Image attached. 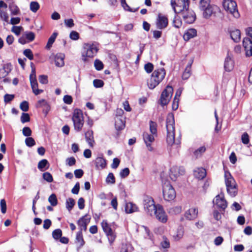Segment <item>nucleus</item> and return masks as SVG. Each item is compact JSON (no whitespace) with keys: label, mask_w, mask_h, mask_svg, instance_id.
Segmentation results:
<instances>
[{"label":"nucleus","mask_w":252,"mask_h":252,"mask_svg":"<svg viewBox=\"0 0 252 252\" xmlns=\"http://www.w3.org/2000/svg\"><path fill=\"white\" fill-rule=\"evenodd\" d=\"M175 121L174 115L172 113L168 114L166 118V142L168 146L173 144L178 145L180 144L181 135L176 140L175 139Z\"/></svg>","instance_id":"nucleus-1"},{"label":"nucleus","mask_w":252,"mask_h":252,"mask_svg":"<svg viewBox=\"0 0 252 252\" xmlns=\"http://www.w3.org/2000/svg\"><path fill=\"white\" fill-rule=\"evenodd\" d=\"M166 71L163 68L155 70L152 73L150 78L147 80L148 88L151 90L155 88L163 80Z\"/></svg>","instance_id":"nucleus-2"},{"label":"nucleus","mask_w":252,"mask_h":252,"mask_svg":"<svg viewBox=\"0 0 252 252\" xmlns=\"http://www.w3.org/2000/svg\"><path fill=\"white\" fill-rule=\"evenodd\" d=\"M224 178L227 193L230 196L235 197L237 194V188L234 179L230 173L227 171L225 172Z\"/></svg>","instance_id":"nucleus-3"},{"label":"nucleus","mask_w":252,"mask_h":252,"mask_svg":"<svg viewBox=\"0 0 252 252\" xmlns=\"http://www.w3.org/2000/svg\"><path fill=\"white\" fill-rule=\"evenodd\" d=\"M222 6L227 14L233 16L235 18H238L240 15L238 10L237 4L233 0H223Z\"/></svg>","instance_id":"nucleus-4"},{"label":"nucleus","mask_w":252,"mask_h":252,"mask_svg":"<svg viewBox=\"0 0 252 252\" xmlns=\"http://www.w3.org/2000/svg\"><path fill=\"white\" fill-rule=\"evenodd\" d=\"M72 120L73 122L74 130L77 132L80 131L84 124L83 114L80 109H76L74 110Z\"/></svg>","instance_id":"nucleus-5"},{"label":"nucleus","mask_w":252,"mask_h":252,"mask_svg":"<svg viewBox=\"0 0 252 252\" xmlns=\"http://www.w3.org/2000/svg\"><path fill=\"white\" fill-rule=\"evenodd\" d=\"M98 48L93 43H85L83 45L82 56L84 62L87 61L86 58H93L97 53Z\"/></svg>","instance_id":"nucleus-6"},{"label":"nucleus","mask_w":252,"mask_h":252,"mask_svg":"<svg viewBox=\"0 0 252 252\" xmlns=\"http://www.w3.org/2000/svg\"><path fill=\"white\" fill-rule=\"evenodd\" d=\"M162 193L164 200L167 201L173 200L176 196L174 188L168 182L164 183L163 185Z\"/></svg>","instance_id":"nucleus-7"},{"label":"nucleus","mask_w":252,"mask_h":252,"mask_svg":"<svg viewBox=\"0 0 252 252\" xmlns=\"http://www.w3.org/2000/svg\"><path fill=\"white\" fill-rule=\"evenodd\" d=\"M211 0H199V8L203 12V17L208 19L213 13V8L210 4Z\"/></svg>","instance_id":"nucleus-8"},{"label":"nucleus","mask_w":252,"mask_h":252,"mask_svg":"<svg viewBox=\"0 0 252 252\" xmlns=\"http://www.w3.org/2000/svg\"><path fill=\"white\" fill-rule=\"evenodd\" d=\"M171 6L175 13H182L189 8V0H171Z\"/></svg>","instance_id":"nucleus-9"},{"label":"nucleus","mask_w":252,"mask_h":252,"mask_svg":"<svg viewBox=\"0 0 252 252\" xmlns=\"http://www.w3.org/2000/svg\"><path fill=\"white\" fill-rule=\"evenodd\" d=\"M143 206L146 213L151 216L154 215V213H155V211L158 207V205H156L155 204L154 200L152 197L148 196L144 197Z\"/></svg>","instance_id":"nucleus-10"},{"label":"nucleus","mask_w":252,"mask_h":252,"mask_svg":"<svg viewBox=\"0 0 252 252\" xmlns=\"http://www.w3.org/2000/svg\"><path fill=\"white\" fill-rule=\"evenodd\" d=\"M173 89L169 85H168L162 92L159 99V103L162 106L167 105L173 94Z\"/></svg>","instance_id":"nucleus-11"},{"label":"nucleus","mask_w":252,"mask_h":252,"mask_svg":"<svg viewBox=\"0 0 252 252\" xmlns=\"http://www.w3.org/2000/svg\"><path fill=\"white\" fill-rule=\"evenodd\" d=\"M101 226L104 232L108 237L110 244H112L115 240V234L106 220H103L101 222Z\"/></svg>","instance_id":"nucleus-12"},{"label":"nucleus","mask_w":252,"mask_h":252,"mask_svg":"<svg viewBox=\"0 0 252 252\" xmlns=\"http://www.w3.org/2000/svg\"><path fill=\"white\" fill-rule=\"evenodd\" d=\"M181 13L183 20L188 24L193 23L196 19V15L194 12L191 9H189V8Z\"/></svg>","instance_id":"nucleus-13"},{"label":"nucleus","mask_w":252,"mask_h":252,"mask_svg":"<svg viewBox=\"0 0 252 252\" xmlns=\"http://www.w3.org/2000/svg\"><path fill=\"white\" fill-rule=\"evenodd\" d=\"M213 203L217 207L224 210L227 206V203L224 198L223 193L217 195L213 200Z\"/></svg>","instance_id":"nucleus-14"},{"label":"nucleus","mask_w":252,"mask_h":252,"mask_svg":"<svg viewBox=\"0 0 252 252\" xmlns=\"http://www.w3.org/2000/svg\"><path fill=\"white\" fill-rule=\"evenodd\" d=\"M185 172L183 167L173 166L170 170V177L172 180L175 181L178 177L183 175Z\"/></svg>","instance_id":"nucleus-15"},{"label":"nucleus","mask_w":252,"mask_h":252,"mask_svg":"<svg viewBox=\"0 0 252 252\" xmlns=\"http://www.w3.org/2000/svg\"><path fill=\"white\" fill-rule=\"evenodd\" d=\"M155 212V213H154V215L156 216V218L159 221L163 223L167 221V217L161 205L158 204L157 208Z\"/></svg>","instance_id":"nucleus-16"},{"label":"nucleus","mask_w":252,"mask_h":252,"mask_svg":"<svg viewBox=\"0 0 252 252\" xmlns=\"http://www.w3.org/2000/svg\"><path fill=\"white\" fill-rule=\"evenodd\" d=\"M156 24L158 29L160 30L164 29L166 28L168 25V18L166 16L159 13L158 15Z\"/></svg>","instance_id":"nucleus-17"},{"label":"nucleus","mask_w":252,"mask_h":252,"mask_svg":"<svg viewBox=\"0 0 252 252\" xmlns=\"http://www.w3.org/2000/svg\"><path fill=\"white\" fill-rule=\"evenodd\" d=\"M157 136V135L153 134L152 133L150 134L147 132H144L143 133V138L144 142L149 151H153V148L151 146V144L155 141V138Z\"/></svg>","instance_id":"nucleus-18"},{"label":"nucleus","mask_w":252,"mask_h":252,"mask_svg":"<svg viewBox=\"0 0 252 252\" xmlns=\"http://www.w3.org/2000/svg\"><path fill=\"white\" fill-rule=\"evenodd\" d=\"M90 221V218L88 217L87 215L84 216L79 219L77 221V224L80 228L79 231L82 230L86 231L87 229V226Z\"/></svg>","instance_id":"nucleus-19"},{"label":"nucleus","mask_w":252,"mask_h":252,"mask_svg":"<svg viewBox=\"0 0 252 252\" xmlns=\"http://www.w3.org/2000/svg\"><path fill=\"white\" fill-rule=\"evenodd\" d=\"M7 5L3 1H0V18L1 20L5 22H8L9 16L6 11L1 9V8L6 9Z\"/></svg>","instance_id":"nucleus-20"},{"label":"nucleus","mask_w":252,"mask_h":252,"mask_svg":"<svg viewBox=\"0 0 252 252\" xmlns=\"http://www.w3.org/2000/svg\"><path fill=\"white\" fill-rule=\"evenodd\" d=\"M198 215V209L196 208H191L185 213V217L188 220L195 219Z\"/></svg>","instance_id":"nucleus-21"},{"label":"nucleus","mask_w":252,"mask_h":252,"mask_svg":"<svg viewBox=\"0 0 252 252\" xmlns=\"http://www.w3.org/2000/svg\"><path fill=\"white\" fill-rule=\"evenodd\" d=\"M37 108H42L43 112L47 115L50 109V106L47 102L44 99L38 101L36 104Z\"/></svg>","instance_id":"nucleus-22"},{"label":"nucleus","mask_w":252,"mask_h":252,"mask_svg":"<svg viewBox=\"0 0 252 252\" xmlns=\"http://www.w3.org/2000/svg\"><path fill=\"white\" fill-rule=\"evenodd\" d=\"M234 63L231 57L228 54L224 61V67L226 71H231L234 67Z\"/></svg>","instance_id":"nucleus-23"},{"label":"nucleus","mask_w":252,"mask_h":252,"mask_svg":"<svg viewBox=\"0 0 252 252\" xmlns=\"http://www.w3.org/2000/svg\"><path fill=\"white\" fill-rule=\"evenodd\" d=\"M231 39L235 43H238L241 40V32L238 29H232L229 31Z\"/></svg>","instance_id":"nucleus-24"},{"label":"nucleus","mask_w":252,"mask_h":252,"mask_svg":"<svg viewBox=\"0 0 252 252\" xmlns=\"http://www.w3.org/2000/svg\"><path fill=\"white\" fill-rule=\"evenodd\" d=\"M196 35L197 31L195 29H189L185 32L183 35V38L185 41H188Z\"/></svg>","instance_id":"nucleus-25"},{"label":"nucleus","mask_w":252,"mask_h":252,"mask_svg":"<svg viewBox=\"0 0 252 252\" xmlns=\"http://www.w3.org/2000/svg\"><path fill=\"white\" fill-rule=\"evenodd\" d=\"M115 128L118 130H121L125 127V121L122 117H116L115 118Z\"/></svg>","instance_id":"nucleus-26"},{"label":"nucleus","mask_w":252,"mask_h":252,"mask_svg":"<svg viewBox=\"0 0 252 252\" xmlns=\"http://www.w3.org/2000/svg\"><path fill=\"white\" fill-rule=\"evenodd\" d=\"M194 175L199 180L203 179L206 175V172L203 168H198L194 170Z\"/></svg>","instance_id":"nucleus-27"},{"label":"nucleus","mask_w":252,"mask_h":252,"mask_svg":"<svg viewBox=\"0 0 252 252\" xmlns=\"http://www.w3.org/2000/svg\"><path fill=\"white\" fill-rule=\"evenodd\" d=\"M85 135L86 141L91 147H93L94 142L93 131L92 130H89L85 133Z\"/></svg>","instance_id":"nucleus-28"},{"label":"nucleus","mask_w":252,"mask_h":252,"mask_svg":"<svg viewBox=\"0 0 252 252\" xmlns=\"http://www.w3.org/2000/svg\"><path fill=\"white\" fill-rule=\"evenodd\" d=\"M95 166L97 169H102L106 166V160L102 157H98L95 160Z\"/></svg>","instance_id":"nucleus-29"},{"label":"nucleus","mask_w":252,"mask_h":252,"mask_svg":"<svg viewBox=\"0 0 252 252\" xmlns=\"http://www.w3.org/2000/svg\"><path fill=\"white\" fill-rule=\"evenodd\" d=\"M64 56L62 54H57L55 58V63L57 66L62 67L64 65Z\"/></svg>","instance_id":"nucleus-30"},{"label":"nucleus","mask_w":252,"mask_h":252,"mask_svg":"<svg viewBox=\"0 0 252 252\" xmlns=\"http://www.w3.org/2000/svg\"><path fill=\"white\" fill-rule=\"evenodd\" d=\"M138 208L136 205L131 202L126 203L125 205V211L126 213H132L136 212Z\"/></svg>","instance_id":"nucleus-31"},{"label":"nucleus","mask_w":252,"mask_h":252,"mask_svg":"<svg viewBox=\"0 0 252 252\" xmlns=\"http://www.w3.org/2000/svg\"><path fill=\"white\" fill-rule=\"evenodd\" d=\"M192 64V62L189 63L186 66L182 75V78L184 80L188 79L191 75V67Z\"/></svg>","instance_id":"nucleus-32"},{"label":"nucleus","mask_w":252,"mask_h":252,"mask_svg":"<svg viewBox=\"0 0 252 252\" xmlns=\"http://www.w3.org/2000/svg\"><path fill=\"white\" fill-rule=\"evenodd\" d=\"M30 83L32 92L35 95H37L43 92V90L38 89V83L37 80L31 81Z\"/></svg>","instance_id":"nucleus-33"},{"label":"nucleus","mask_w":252,"mask_h":252,"mask_svg":"<svg viewBox=\"0 0 252 252\" xmlns=\"http://www.w3.org/2000/svg\"><path fill=\"white\" fill-rule=\"evenodd\" d=\"M49 164L48 160L45 159L41 160L38 163L37 167L41 171H44L49 167Z\"/></svg>","instance_id":"nucleus-34"},{"label":"nucleus","mask_w":252,"mask_h":252,"mask_svg":"<svg viewBox=\"0 0 252 252\" xmlns=\"http://www.w3.org/2000/svg\"><path fill=\"white\" fill-rule=\"evenodd\" d=\"M75 243H77L80 247H82L85 242L83 238L82 232L81 231H78L76 234Z\"/></svg>","instance_id":"nucleus-35"},{"label":"nucleus","mask_w":252,"mask_h":252,"mask_svg":"<svg viewBox=\"0 0 252 252\" xmlns=\"http://www.w3.org/2000/svg\"><path fill=\"white\" fill-rule=\"evenodd\" d=\"M75 205V201L72 198H69L66 199L65 202L66 208L70 212L73 208Z\"/></svg>","instance_id":"nucleus-36"},{"label":"nucleus","mask_w":252,"mask_h":252,"mask_svg":"<svg viewBox=\"0 0 252 252\" xmlns=\"http://www.w3.org/2000/svg\"><path fill=\"white\" fill-rule=\"evenodd\" d=\"M58 35V33L57 32H54L52 35L49 37V39H48V43L46 45V48L47 49H50L52 44H53V43L55 42V40L57 37Z\"/></svg>","instance_id":"nucleus-37"},{"label":"nucleus","mask_w":252,"mask_h":252,"mask_svg":"<svg viewBox=\"0 0 252 252\" xmlns=\"http://www.w3.org/2000/svg\"><path fill=\"white\" fill-rule=\"evenodd\" d=\"M151 133L157 135V124L156 122L150 121L149 122Z\"/></svg>","instance_id":"nucleus-38"},{"label":"nucleus","mask_w":252,"mask_h":252,"mask_svg":"<svg viewBox=\"0 0 252 252\" xmlns=\"http://www.w3.org/2000/svg\"><path fill=\"white\" fill-rule=\"evenodd\" d=\"M184 233V229L181 227H179L177 229L176 234L173 236L175 240H180L183 237Z\"/></svg>","instance_id":"nucleus-39"},{"label":"nucleus","mask_w":252,"mask_h":252,"mask_svg":"<svg viewBox=\"0 0 252 252\" xmlns=\"http://www.w3.org/2000/svg\"><path fill=\"white\" fill-rule=\"evenodd\" d=\"M31 66L32 68V71L30 75V82L36 81L37 80L36 76V70L34 65L32 63H31Z\"/></svg>","instance_id":"nucleus-40"},{"label":"nucleus","mask_w":252,"mask_h":252,"mask_svg":"<svg viewBox=\"0 0 252 252\" xmlns=\"http://www.w3.org/2000/svg\"><path fill=\"white\" fill-rule=\"evenodd\" d=\"M30 10L33 12H36L40 7L39 3L36 1H32L30 3Z\"/></svg>","instance_id":"nucleus-41"},{"label":"nucleus","mask_w":252,"mask_h":252,"mask_svg":"<svg viewBox=\"0 0 252 252\" xmlns=\"http://www.w3.org/2000/svg\"><path fill=\"white\" fill-rule=\"evenodd\" d=\"M182 212V207L181 206H176L171 208L169 210V213L172 215H177Z\"/></svg>","instance_id":"nucleus-42"},{"label":"nucleus","mask_w":252,"mask_h":252,"mask_svg":"<svg viewBox=\"0 0 252 252\" xmlns=\"http://www.w3.org/2000/svg\"><path fill=\"white\" fill-rule=\"evenodd\" d=\"M48 201L53 206H55L58 204V200L56 195L53 193L48 198Z\"/></svg>","instance_id":"nucleus-43"},{"label":"nucleus","mask_w":252,"mask_h":252,"mask_svg":"<svg viewBox=\"0 0 252 252\" xmlns=\"http://www.w3.org/2000/svg\"><path fill=\"white\" fill-rule=\"evenodd\" d=\"M62 235V231L60 229L54 230L52 232V236L53 238L56 240H59Z\"/></svg>","instance_id":"nucleus-44"},{"label":"nucleus","mask_w":252,"mask_h":252,"mask_svg":"<svg viewBox=\"0 0 252 252\" xmlns=\"http://www.w3.org/2000/svg\"><path fill=\"white\" fill-rule=\"evenodd\" d=\"M42 177L44 180L48 183H51L53 181V178L51 173L46 172L42 174Z\"/></svg>","instance_id":"nucleus-45"},{"label":"nucleus","mask_w":252,"mask_h":252,"mask_svg":"<svg viewBox=\"0 0 252 252\" xmlns=\"http://www.w3.org/2000/svg\"><path fill=\"white\" fill-rule=\"evenodd\" d=\"M25 144L27 146L32 147L35 145V142L33 138L29 137L26 138Z\"/></svg>","instance_id":"nucleus-46"},{"label":"nucleus","mask_w":252,"mask_h":252,"mask_svg":"<svg viewBox=\"0 0 252 252\" xmlns=\"http://www.w3.org/2000/svg\"><path fill=\"white\" fill-rule=\"evenodd\" d=\"M9 7L12 15H16L19 14V9L17 6L12 4L9 5Z\"/></svg>","instance_id":"nucleus-47"},{"label":"nucleus","mask_w":252,"mask_h":252,"mask_svg":"<svg viewBox=\"0 0 252 252\" xmlns=\"http://www.w3.org/2000/svg\"><path fill=\"white\" fill-rule=\"evenodd\" d=\"M94 66L97 70H101L103 68V64L99 60H95L94 62Z\"/></svg>","instance_id":"nucleus-48"},{"label":"nucleus","mask_w":252,"mask_h":252,"mask_svg":"<svg viewBox=\"0 0 252 252\" xmlns=\"http://www.w3.org/2000/svg\"><path fill=\"white\" fill-rule=\"evenodd\" d=\"M106 182L107 184H113L115 183V177L112 173H109L106 179Z\"/></svg>","instance_id":"nucleus-49"},{"label":"nucleus","mask_w":252,"mask_h":252,"mask_svg":"<svg viewBox=\"0 0 252 252\" xmlns=\"http://www.w3.org/2000/svg\"><path fill=\"white\" fill-rule=\"evenodd\" d=\"M20 108L24 112H27L29 110V103L27 101H22L20 104Z\"/></svg>","instance_id":"nucleus-50"},{"label":"nucleus","mask_w":252,"mask_h":252,"mask_svg":"<svg viewBox=\"0 0 252 252\" xmlns=\"http://www.w3.org/2000/svg\"><path fill=\"white\" fill-rule=\"evenodd\" d=\"M23 54L30 60L33 59V55L31 49H27L23 52Z\"/></svg>","instance_id":"nucleus-51"},{"label":"nucleus","mask_w":252,"mask_h":252,"mask_svg":"<svg viewBox=\"0 0 252 252\" xmlns=\"http://www.w3.org/2000/svg\"><path fill=\"white\" fill-rule=\"evenodd\" d=\"M144 69L147 73H151L154 69V65L152 63H148L144 65Z\"/></svg>","instance_id":"nucleus-52"},{"label":"nucleus","mask_w":252,"mask_h":252,"mask_svg":"<svg viewBox=\"0 0 252 252\" xmlns=\"http://www.w3.org/2000/svg\"><path fill=\"white\" fill-rule=\"evenodd\" d=\"M206 151V148L205 146H202L199 147L198 149L196 150L194 152V155L196 157L200 156L202 153H204Z\"/></svg>","instance_id":"nucleus-53"},{"label":"nucleus","mask_w":252,"mask_h":252,"mask_svg":"<svg viewBox=\"0 0 252 252\" xmlns=\"http://www.w3.org/2000/svg\"><path fill=\"white\" fill-rule=\"evenodd\" d=\"M30 121V117L28 113H23L21 117V121L22 123L24 124L29 122Z\"/></svg>","instance_id":"nucleus-54"},{"label":"nucleus","mask_w":252,"mask_h":252,"mask_svg":"<svg viewBox=\"0 0 252 252\" xmlns=\"http://www.w3.org/2000/svg\"><path fill=\"white\" fill-rule=\"evenodd\" d=\"M26 38L27 39L29 42L33 41L35 38V34L32 32H29L25 33Z\"/></svg>","instance_id":"nucleus-55"},{"label":"nucleus","mask_w":252,"mask_h":252,"mask_svg":"<svg viewBox=\"0 0 252 252\" xmlns=\"http://www.w3.org/2000/svg\"><path fill=\"white\" fill-rule=\"evenodd\" d=\"M93 84L95 88H101L104 85V82L101 80L94 79L93 81Z\"/></svg>","instance_id":"nucleus-56"},{"label":"nucleus","mask_w":252,"mask_h":252,"mask_svg":"<svg viewBox=\"0 0 252 252\" xmlns=\"http://www.w3.org/2000/svg\"><path fill=\"white\" fill-rule=\"evenodd\" d=\"M241 140L244 144H248L249 143V136L247 132H244L241 136Z\"/></svg>","instance_id":"nucleus-57"},{"label":"nucleus","mask_w":252,"mask_h":252,"mask_svg":"<svg viewBox=\"0 0 252 252\" xmlns=\"http://www.w3.org/2000/svg\"><path fill=\"white\" fill-rule=\"evenodd\" d=\"M14 94H6L4 95V101L5 103H8L14 99Z\"/></svg>","instance_id":"nucleus-58"},{"label":"nucleus","mask_w":252,"mask_h":252,"mask_svg":"<svg viewBox=\"0 0 252 252\" xmlns=\"http://www.w3.org/2000/svg\"><path fill=\"white\" fill-rule=\"evenodd\" d=\"M252 44V40L248 37H245L243 40V46L245 49Z\"/></svg>","instance_id":"nucleus-59"},{"label":"nucleus","mask_w":252,"mask_h":252,"mask_svg":"<svg viewBox=\"0 0 252 252\" xmlns=\"http://www.w3.org/2000/svg\"><path fill=\"white\" fill-rule=\"evenodd\" d=\"M23 134L26 137L30 136L32 131L29 127H24L22 130Z\"/></svg>","instance_id":"nucleus-60"},{"label":"nucleus","mask_w":252,"mask_h":252,"mask_svg":"<svg viewBox=\"0 0 252 252\" xmlns=\"http://www.w3.org/2000/svg\"><path fill=\"white\" fill-rule=\"evenodd\" d=\"M129 174V170L128 168H125L122 170L120 173V175L122 178H125Z\"/></svg>","instance_id":"nucleus-61"},{"label":"nucleus","mask_w":252,"mask_h":252,"mask_svg":"<svg viewBox=\"0 0 252 252\" xmlns=\"http://www.w3.org/2000/svg\"><path fill=\"white\" fill-rule=\"evenodd\" d=\"M75 163L76 159L74 157H70L66 159V164L69 166L74 165Z\"/></svg>","instance_id":"nucleus-62"},{"label":"nucleus","mask_w":252,"mask_h":252,"mask_svg":"<svg viewBox=\"0 0 252 252\" xmlns=\"http://www.w3.org/2000/svg\"><path fill=\"white\" fill-rule=\"evenodd\" d=\"M64 24L68 28H72L74 26V22L72 19H68L64 20Z\"/></svg>","instance_id":"nucleus-63"},{"label":"nucleus","mask_w":252,"mask_h":252,"mask_svg":"<svg viewBox=\"0 0 252 252\" xmlns=\"http://www.w3.org/2000/svg\"><path fill=\"white\" fill-rule=\"evenodd\" d=\"M22 28L20 26H13L12 28L11 31L16 35H19L21 32Z\"/></svg>","instance_id":"nucleus-64"}]
</instances>
